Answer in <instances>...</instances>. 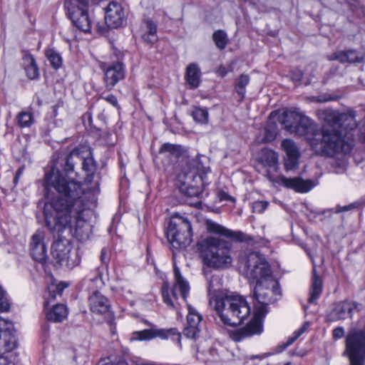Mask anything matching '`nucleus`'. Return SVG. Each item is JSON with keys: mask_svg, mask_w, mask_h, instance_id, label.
Instances as JSON below:
<instances>
[{"mask_svg": "<svg viewBox=\"0 0 365 365\" xmlns=\"http://www.w3.org/2000/svg\"><path fill=\"white\" fill-rule=\"evenodd\" d=\"M162 296L163 302L172 309L175 308L174 303L170 297L169 293V284L167 282H164L162 286Z\"/></svg>", "mask_w": 365, "mask_h": 365, "instance_id": "41", "label": "nucleus"}, {"mask_svg": "<svg viewBox=\"0 0 365 365\" xmlns=\"http://www.w3.org/2000/svg\"><path fill=\"white\" fill-rule=\"evenodd\" d=\"M210 304L225 324L235 327L241 324L250 314V307L246 299L237 294H230L222 297H210Z\"/></svg>", "mask_w": 365, "mask_h": 365, "instance_id": "7", "label": "nucleus"}, {"mask_svg": "<svg viewBox=\"0 0 365 365\" xmlns=\"http://www.w3.org/2000/svg\"><path fill=\"white\" fill-rule=\"evenodd\" d=\"M210 173L209 158L197 155L189 159L178 175L180 192L188 197H202L204 187L209 182L207 175Z\"/></svg>", "mask_w": 365, "mask_h": 365, "instance_id": "5", "label": "nucleus"}, {"mask_svg": "<svg viewBox=\"0 0 365 365\" xmlns=\"http://www.w3.org/2000/svg\"><path fill=\"white\" fill-rule=\"evenodd\" d=\"M2 289L1 287L0 286V289Z\"/></svg>", "mask_w": 365, "mask_h": 365, "instance_id": "62", "label": "nucleus"}, {"mask_svg": "<svg viewBox=\"0 0 365 365\" xmlns=\"http://www.w3.org/2000/svg\"><path fill=\"white\" fill-rule=\"evenodd\" d=\"M181 153V146L179 145L164 143L159 150V154H166L168 156L178 158Z\"/></svg>", "mask_w": 365, "mask_h": 365, "instance_id": "33", "label": "nucleus"}, {"mask_svg": "<svg viewBox=\"0 0 365 365\" xmlns=\"http://www.w3.org/2000/svg\"><path fill=\"white\" fill-rule=\"evenodd\" d=\"M332 60H337L341 63H360L364 57L359 56L355 50H346L336 52L333 54Z\"/></svg>", "mask_w": 365, "mask_h": 365, "instance_id": "27", "label": "nucleus"}, {"mask_svg": "<svg viewBox=\"0 0 365 365\" xmlns=\"http://www.w3.org/2000/svg\"><path fill=\"white\" fill-rule=\"evenodd\" d=\"M197 250L205 264L214 269H222L231 264V247L222 239L207 237L197 243Z\"/></svg>", "mask_w": 365, "mask_h": 365, "instance_id": "9", "label": "nucleus"}, {"mask_svg": "<svg viewBox=\"0 0 365 365\" xmlns=\"http://www.w3.org/2000/svg\"><path fill=\"white\" fill-rule=\"evenodd\" d=\"M43 240V233L36 232L32 235L30 243V253L32 258L41 263H43L47 258V249Z\"/></svg>", "mask_w": 365, "mask_h": 365, "instance_id": "21", "label": "nucleus"}, {"mask_svg": "<svg viewBox=\"0 0 365 365\" xmlns=\"http://www.w3.org/2000/svg\"><path fill=\"white\" fill-rule=\"evenodd\" d=\"M98 280H99V279L97 277L93 279V281H98Z\"/></svg>", "mask_w": 365, "mask_h": 365, "instance_id": "59", "label": "nucleus"}, {"mask_svg": "<svg viewBox=\"0 0 365 365\" xmlns=\"http://www.w3.org/2000/svg\"><path fill=\"white\" fill-rule=\"evenodd\" d=\"M255 169L271 182L282 184L283 186L293 189L297 192H307L316 185L313 180H304L299 177L288 178L283 175L276 176L275 173L279 170L278 155L268 148L261 150Z\"/></svg>", "mask_w": 365, "mask_h": 365, "instance_id": "6", "label": "nucleus"}, {"mask_svg": "<svg viewBox=\"0 0 365 365\" xmlns=\"http://www.w3.org/2000/svg\"><path fill=\"white\" fill-rule=\"evenodd\" d=\"M16 122L21 128H29L34 122V115L30 111H21L16 116Z\"/></svg>", "mask_w": 365, "mask_h": 365, "instance_id": "31", "label": "nucleus"}, {"mask_svg": "<svg viewBox=\"0 0 365 365\" xmlns=\"http://www.w3.org/2000/svg\"><path fill=\"white\" fill-rule=\"evenodd\" d=\"M91 311L97 314H104L110 312L109 299L98 291H94L88 297Z\"/></svg>", "mask_w": 365, "mask_h": 365, "instance_id": "23", "label": "nucleus"}, {"mask_svg": "<svg viewBox=\"0 0 365 365\" xmlns=\"http://www.w3.org/2000/svg\"><path fill=\"white\" fill-rule=\"evenodd\" d=\"M105 21L109 28L116 29L124 24L125 16L122 6L115 2H110L105 11Z\"/></svg>", "mask_w": 365, "mask_h": 365, "instance_id": "19", "label": "nucleus"}, {"mask_svg": "<svg viewBox=\"0 0 365 365\" xmlns=\"http://www.w3.org/2000/svg\"><path fill=\"white\" fill-rule=\"evenodd\" d=\"M261 359L262 356H259V355H252V356H250V359Z\"/></svg>", "mask_w": 365, "mask_h": 365, "instance_id": "57", "label": "nucleus"}, {"mask_svg": "<svg viewBox=\"0 0 365 365\" xmlns=\"http://www.w3.org/2000/svg\"><path fill=\"white\" fill-rule=\"evenodd\" d=\"M55 242L52 245V255L56 262L62 267L69 269L78 265L81 259L76 251L72 250V245L70 241L61 235H55Z\"/></svg>", "mask_w": 365, "mask_h": 365, "instance_id": "13", "label": "nucleus"}, {"mask_svg": "<svg viewBox=\"0 0 365 365\" xmlns=\"http://www.w3.org/2000/svg\"><path fill=\"white\" fill-rule=\"evenodd\" d=\"M46 56L53 68L58 69L61 66L62 57L56 50L53 48L46 50Z\"/></svg>", "mask_w": 365, "mask_h": 365, "instance_id": "35", "label": "nucleus"}, {"mask_svg": "<svg viewBox=\"0 0 365 365\" xmlns=\"http://www.w3.org/2000/svg\"><path fill=\"white\" fill-rule=\"evenodd\" d=\"M67 314L66 307L62 304H57L46 312V319L50 322H61L66 318Z\"/></svg>", "mask_w": 365, "mask_h": 365, "instance_id": "28", "label": "nucleus"}, {"mask_svg": "<svg viewBox=\"0 0 365 365\" xmlns=\"http://www.w3.org/2000/svg\"><path fill=\"white\" fill-rule=\"evenodd\" d=\"M319 118L327 123L321 129L322 154L349 153L354 145L352 131L357 127L354 116L327 108L319 113Z\"/></svg>", "mask_w": 365, "mask_h": 365, "instance_id": "3", "label": "nucleus"}, {"mask_svg": "<svg viewBox=\"0 0 365 365\" xmlns=\"http://www.w3.org/2000/svg\"><path fill=\"white\" fill-rule=\"evenodd\" d=\"M100 258L103 264H108L110 260V254L107 248L104 247L102 249Z\"/></svg>", "mask_w": 365, "mask_h": 365, "instance_id": "47", "label": "nucleus"}, {"mask_svg": "<svg viewBox=\"0 0 365 365\" xmlns=\"http://www.w3.org/2000/svg\"><path fill=\"white\" fill-rule=\"evenodd\" d=\"M307 325L304 324L299 329L296 330L292 336H289L285 343H282L277 346V352L280 353L287 349L289 346L292 344L306 330Z\"/></svg>", "mask_w": 365, "mask_h": 365, "instance_id": "34", "label": "nucleus"}, {"mask_svg": "<svg viewBox=\"0 0 365 365\" xmlns=\"http://www.w3.org/2000/svg\"><path fill=\"white\" fill-rule=\"evenodd\" d=\"M56 183L58 195L46 194L43 211L46 226L53 235H62L64 230L70 229L79 241L88 240L91 230V225L83 217L86 209L84 193L78 185L71 182L67 187L71 193L65 195L63 185Z\"/></svg>", "mask_w": 365, "mask_h": 365, "instance_id": "1", "label": "nucleus"}, {"mask_svg": "<svg viewBox=\"0 0 365 365\" xmlns=\"http://www.w3.org/2000/svg\"><path fill=\"white\" fill-rule=\"evenodd\" d=\"M343 356L349 360V365L365 364V331L350 330L346 336Z\"/></svg>", "mask_w": 365, "mask_h": 365, "instance_id": "12", "label": "nucleus"}, {"mask_svg": "<svg viewBox=\"0 0 365 365\" xmlns=\"http://www.w3.org/2000/svg\"><path fill=\"white\" fill-rule=\"evenodd\" d=\"M100 68L104 73L103 79L106 88L108 91L112 90L120 81L125 78V65L120 60L113 62L109 65L102 62L100 64Z\"/></svg>", "mask_w": 365, "mask_h": 365, "instance_id": "16", "label": "nucleus"}, {"mask_svg": "<svg viewBox=\"0 0 365 365\" xmlns=\"http://www.w3.org/2000/svg\"><path fill=\"white\" fill-rule=\"evenodd\" d=\"M361 304L355 302L344 300L334 304V307L327 315L328 322H336L351 318L354 310L359 311Z\"/></svg>", "mask_w": 365, "mask_h": 365, "instance_id": "18", "label": "nucleus"}, {"mask_svg": "<svg viewBox=\"0 0 365 365\" xmlns=\"http://www.w3.org/2000/svg\"><path fill=\"white\" fill-rule=\"evenodd\" d=\"M201 71L197 63H190L187 68L185 78L190 88H197L201 82Z\"/></svg>", "mask_w": 365, "mask_h": 365, "instance_id": "26", "label": "nucleus"}, {"mask_svg": "<svg viewBox=\"0 0 365 365\" xmlns=\"http://www.w3.org/2000/svg\"><path fill=\"white\" fill-rule=\"evenodd\" d=\"M290 364H291L290 363H287V364H286L285 365H290Z\"/></svg>", "mask_w": 365, "mask_h": 365, "instance_id": "61", "label": "nucleus"}, {"mask_svg": "<svg viewBox=\"0 0 365 365\" xmlns=\"http://www.w3.org/2000/svg\"><path fill=\"white\" fill-rule=\"evenodd\" d=\"M218 71L222 76H225L227 74V71L225 70V67H220Z\"/></svg>", "mask_w": 365, "mask_h": 365, "instance_id": "53", "label": "nucleus"}, {"mask_svg": "<svg viewBox=\"0 0 365 365\" xmlns=\"http://www.w3.org/2000/svg\"><path fill=\"white\" fill-rule=\"evenodd\" d=\"M212 289V281H210L209 282V285H208V293H209V295H211Z\"/></svg>", "mask_w": 365, "mask_h": 365, "instance_id": "55", "label": "nucleus"}, {"mask_svg": "<svg viewBox=\"0 0 365 365\" xmlns=\"http://www.w3.org/2000/svg\"><path fill=\"white\" fill-rule=\"evenodd\" d=\"M24 170V167H21L16 171V175H15V178L14 180L15 184H16L18 182V180H19L20 176L21 175V174L23 173Z\"/></svg>", "mask_w": 365, "mask_h": 365, "instance_id": "52", "label": "nucleus"}, {"mask_svg": "<svg viewBox=\"0 0 365 365\" xmlns=\"http://www.w3.org/2000/svg\"><path fill=\"white\" fill-rule=\"evenodd\" d=\"M1 341L6 351H11L17 346L13 324L0 317V345Z\"/></svg>", "mask_w": 365, "mask_h": 365, "instance_id": "20", "label": "nucleus"}, {"mask_svg": "<svg viewBox=\"0 0 365 365\" xmlns=\"http://www.w3.org/2000/svg\"><path fill=\"white\" fill-rule=\"evenodd\" d=\"M355 206L354 205V204H350L349 205H346V206H343V207L337 206L336 207L335 212L336 213H340V212H346V211L351 210Z\"/></svg>", "mask_w": 365, "mask_h": 365, "instance_id": "49", "label": "nucleus"}, {"mask_svg": "<svg viewBox=\"0 0 365 365\" xmlns=\"http://www.w3.org/2000/svg\"><path fill=\"white\" fill-rule=\"evenodd\" d=\"M240 271L251 282H262L273 277L268 262L258 252H252L239 256Z\"/></svg>", "mask_w": 365, "mask_h": 365, "instance_id": "10", "label": "nucleus"}, {"mask_svg": "<svg viewBox=\"0 0 365 365\" xmlns=\"http://www.w3.org/2000/svg\"><path fill=\"white\" fill-rule=\"evenodd\" d=\"M281 123L290 133L304 137L314 150L322 153L321 129L311 118L295 109L284 111Z\"/></svg>", "mask_w": 365, "mask_h": 365, "instance_id": "8", "label": "nucleus"}, {"mask_svg": "<svg viewBox=\"0 0 365 365\" xmlns=\"http://www.w3.org/2000/svg\"><path fill=\"white\" fill-rule=\"evenodd\" d=\"M212 39L216 46L220 49H224L228 42L227 36L226 33L222 30H217L212 34Z\"/></svg>", "mask_w": 365, "mask_h": 365, "instance_id": "37", "label": "nucleus"}, {"mask_svg": "<svg viewBox=\"0 0 365 365\" xmlns=\"http://www.w3.org/2000/svg\"><path fill=\"white\" fill-rule=\"evenodd\" d=\"M303 72L301 70L295 69L292 71V79L293 81L299 82L303 78Z\"/></svg>", "mask_w": 365, "mask_h": 365, "instance_id": "48", "label": "nucleus"}, {"mask_svg": "<svg viewBox=\"0 0 365 365\" xmlns=\"http://www.w3.org/2000/svg\"><path fill=\"white\" fill-rule=\"evenodd\" d=\"M65 7L67 10V16L72 21L73 25L85 33H89L92 21L88 10L86 8L76 6L71 1H66Z\"/></svg>", "mask_w": 365, "mask_h": 365, "instance_id": "14", "label": "nucleus"}, {"mask_svg": "<svg viewBox=\"0 0 365 365\" xmlns=\"http://www.w3.org/2000/svg\"><path fill=\"white\" fill-rule=\"evenodd\" d=\"M200 331V327H197L187 324V326L184 329L183 334L189 339L195 340L197 338L199 337Z\"/></svg>", "mask_w": 365, "mask_h": 365, "instance_id": "39", "label": "nucleus"}, {"mask_svg": "<svg viewBox=\"0 0 365 365\" xmlns=\"http://www.w3.org/2000/svg\"><path fill=\"white\" fill-rule=\"evenodd\" d=\"M48 302H45V307L48 306Z\"/></svg>", "mask_w": 365, "mask_h": 365, "instance_id": "58", "label": "nucleus"}, {"mask_svg": "<svg viewBox=\"0 0 365 365\" xmlns=\"http://www.w3.org/2000/svg\"><path fill=\"white\" fill-rule=\"evenodd\" d=\"M67 287H68V285L63 282H61L56 286L49 287H48L49 300H53L55 299L56 293H57L59 295H61L63 293V291Z\"/></svg>", "mask_w": 365, "mask_h": 365, "instance_id": "40", "label": "nucleus"}, {"mask_svg": "<svg viewBox=\"0 0 365 365\" xmlns=\"http://www.w3.org/2000/svg\"><path fill=\"white\" fill-rule=\"evenodd\" d=\"M62 106H63V102H61V101L58 102L56 105H54L53 106V113L54 117H56L58 115V112H57L58 109Z\"/></svg>", "mask_w": 365, "mask_h": 365, "instance_id": "51", "label": "nucleus"}, {"mask_svg": "<svg viewBox=\"0 0 365 365\" xmlns=\"http://www.w3.org/2000/svg\"><path fill=\"white\" fill-rule=\"evenodd\" d=\"M282 147L286 153L284 168L287 170L294 169L298 165L299 151L296 143L290 139H284L282 142Z\"/></svg>", "mask_w": 365, "mask_h": 365, "instance_id": "22", "label": "nucleus"}, {"mask_svg": "<svg viewBox=\"0 0 365 365\" xmlns=\"http://www.w3.org/2000/svg\"><path fill=\"white\" fill-rule=\"evenodd\" d=\"M10 304L6 297L4 291L0 289V312H7L9 309Z\"/></svg>", "mask_w": 365, "mask_h": 365, "instance_id": "42", "label": "nucleus"}, {"mask_svg": "<svg viewBox=\"0 0 365 365\" xmlns=\"http://www.w3.org/2000/svg\"><path fill=\"white\" fill-rule=\"evenodd\" d=\"M120 163V167L122 168L123 167V163Z\"/></svg>", "mask_w": 365, "mask_h": 365, "instance_id": "60", "label": "nucleus"}, {"mask_svg": "<svg viewBox=\"0 0 365 365\" xmlns=\"http://www.w3.org/2000/svg\"><path fill=\"white\" fill-rule=\"evenodd\" d=\"M282 295L279 284L274 277L258 282L253 289L255 311L252 320L244 327L228 332L230 338L241 341L263 331V318L268 312V305L274 303Z\"/></svg>", "mask_w": 365, "mask_h": 365, "instance_id": "4", "label": "nucleus"}, {"mask_svg": "<svg viewBox=\"0 0 365 365\" xmlns=\"http://www.w3.org/2000/svg\"><path fill=\"white\" fill-rule=\"evenodd\" d=\"M76 159L82 160V168L86 173V182L91 183L96 175L98 164L94 160L92 151L90 148L86 146L77 147L69 154H64L56 152L53 155V165L51 170L45 173L44 186L46 190V194L53 193V189L58 195L57 183L63 185L65 190V195L71 192L67 187V184L73 182L79 185L83 192L82 185L75 179L76 173L74 172V165L76 163Z\"/></svg>", "mask_w": 365, "mask_h": 365, "instance_id": "2", "label": "nucleus"}, {"mask_svg": "<svg viewBox=\"0 0 365 365\" xmlns=\"http://www.w3.org/2000/svg\"><path fill=\"white\" fill-rule=\"evenodd\" d=\"M205 227L209 232L226 237L236 242H246L248 244L255 242L253 237L251 235H247L242 231H232L211 220H207L205 221Z\"/></svg>", "mask_w": 365, "mask_h": 365, "instance_id": "17", "label": "nucleus"}, {"mask_svg": "<svg viewBox=\"0 0 365 365\" xmlns=\"http://www.w3.org/2000/svg\"><path fill=\"white\" fill-rule=\"evenodd\" d=\"M344 329L342 327H337L332 331V336L335 340L341 339L344 336Z\"/></svg>", "mask_w": 365, "mask_h": 365, "instance_id": "45", "label": "nucleus"}, {"mask_svg": "<svg viewBox=\"0 0 365 365\" xmlns=\"http://www.w3.org/2000/svg\"><path fill=\"white\" fill-rule=\"evenodd\" d=\"M141 38L148 43L153 45L158 41L157 24L152 20H145L141 26Z\"/></svg>", "mask_w": 365, "mask_h": 365, "instance_id": "25", "label": "nucleus"}, {"mask_svg": "<svg viewBox=\"0 0 365 365\" xmlns=\"http://www.w3.org/2000/svg\"><path fill=\"white\" fill-rule=\"evenodd\" d=\"M25 61L26 63L25 71L27 77L31 80L37 78L39 76V72L34 57L31 55H28L25 57Z\"/></svg>", "mask_w": 365, "mask_h": 365, "instance_id": "30", "label": "nucleus"}, {"mask_svg": "<svg viewBox=\"0 0 365 365\" xmlns=\"http://www.w3.org/2000/svg\"><path fill=\"white\" fill-rule=\"evenodd\" d=\"M250 83V76L247 74H242L236 80L235 90L242 101L246 93V86Z\"/></svg>", "mask_w": 365, "mask_h": 365, "instance_id": "32", "label": "nucleus"}, {"mask_svg": "<svg viewBox=\"0 0 365 365\" xmlns=\"http://www.w3.org/2000/svg\"><path fill=\"white\" fill-rule=\"evenodd\" d=\"M100 98L101 99L105 100L106 101H107L108 103H109L110 104H111L112 106H113L115 107L118 106L117 98L113 94H109L106 96L103 95H101Z\"/></svg>", "mask_w": 365, "mask_h": 365, "instance_id": "46", "label": "nucleus"}, {"mask_svg": "<svg viewBox=\"0 0 365 365\" xmlns=\"http://www.w3.org/2000/svg\"><path fill=\"white\" fill-rule=\"evenodd\" d=\"M0 365H8V362L6 358L0 356Z\"/></svg>", "mask_w": 365, "mask_h": 365, "instance_id": "54", "label": "nucleus"}, {"mask_svg": "<svg viewBox=\"0 0 365 365\" xmlns=\"http://www.w3.org/2000/svg\"><path fill=\"white\" fill-rule=\"evenodd\" d=\"M90 0H74L76 3V6H79L80 7L86 8L88 5Z\"/></svg>", "mask_w": 365, "mask_h": 365, "instance_id": "50", "label": "nucleus"}, {"mask_svg": "<svg viewBox=\"0 0 365 365\" xmlns=\"http://www.w3.org/2000/svg\"><path fill=\"white\" fill-rule=\"evenodd\" d=\"M166 236L173 249L178 250L190 245L192 241V223L187 216L174 214L170 219Z\"/></svg>", "mask_w": 365, "mask_h": 365, "instance_id": "11", "label": "nucleus"}, {"mask_svg": "<svg viewBox=\"0 0 365 365\" xmlns=\"http://www.w3.org/2000/svg\"><path fill=\"white\" fill-rule=\"evenodd\" d=\"M265 130V140L268 142L273 140L277 135L274 125H267L264 129Z\"/></svg>", "mask_w": 365, "mask_h": 365, "instance_id": "43", "label": "nucleus"}, {"mask_svg": "<svg viewBox=\"0 0 365 365\" xmlns=\"http://www.w3.org/2000/svg\"><path fill=\"white\" fill-rule=\"evenodd\" d=\"M195 121L200 123H206L208 120V112L207 109L195 108L191 113Z\"/></svg>", "mask_w": 365, "mask_h": 365, "instance_id": "38", "label": "nucleus"}, {"mask_svg": "<svg viewBox=\"0 0 365 365\" xmlns=\"http://www.w3.org/2000/svg\"><path fill=\"white\" fill-rule=\"evenodd\" d=\"M148 324L151 326V324ZM156 337L161 339H168L171 337L173 341L180 343L181 334L176 328L159 329L152 325L150 329L134 331L132 335L133 339L140 341L150 340Z\"/></svg>", "mask_w": 365, "mask_h": 365, "instance_id": "15", "label": "nucleus"}, {"mask_svg": "<svg viewBox=\"0 0 365 365\" xmlns=\"http://www.w3.org/2000/svg\"><path fill=\"white\" fill-rule=\"evenodd\" d=\"M83 117L84 118H88V120L91 121V115L90 113H86L84 115H83Z\"/></svg>", "mask_w": 365, "mask_h": 365, "instance_id": "56", "label": "nucleus"}, {"mask_svg": "<svg viewBox=\"0 0 365 365\" xmlns=\"http://www.w3.org/2000/svg\"><path fill=\"white\" fill-rule=\"evenodd\" d=\"M175 284L171 289L173 297L177 299V291L179 290L184 301H186L190 291L188 282L182 276L179 268L174 264Z\"/></svg>", "mask_w": 365, "mask_h": 365, "instance_id": "24", "label": "nucleus"}, {"mask_svg": "<svg viewBox=\"0 0 365 365\" xmlns=\"http://www.w3.org/2000/svg\"><path fill=\"white\" fill-rule=\"evenodd\" d=\"M268 205L267 201H256L252 203V211L257 213H262L264 212Z\"/></svg>", "mask_w": 365, "mask_h": 365, "instance_id": "44", "label": "nucleus"}, {"mask_svg": "<svg viewBox=\"0 0 365 365\" xmlns=\"http://www.w3.org/2000/svg\"><path fill=\"white\" fill-rule=\"evenodd\" d=\"M322 292V280L321 277L317 274L316 269H313L312 282L310 289V296L309 303L314 304L320 297Z\"/></svg>", "mask_w": 365, "mask_h": 365, "instance_id": "29", "label": "nucleus"}, {"mask_svg": "<svg viewBox=\"0 0 365 365\" xmlns=\"http://www.w3.org/2000/svg\"><path fill=\"white\" fill-rule=\"evenodd\" d=\"M188 314L187 316V324L200 327L202 321V316L191 305L187 304Z\"/></svg>", "mask_w": 365, "mask_h": 365, "instance_id": "36", "label": "nucleus"}]
</instances>
